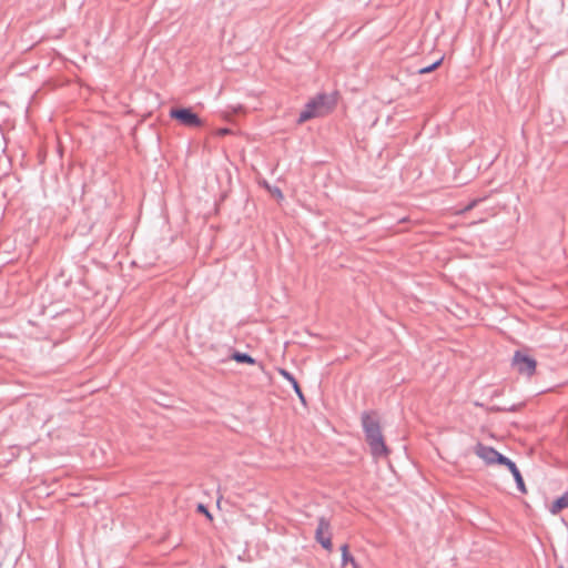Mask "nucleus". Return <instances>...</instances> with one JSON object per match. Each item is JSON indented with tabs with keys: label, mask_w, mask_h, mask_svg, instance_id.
Listing matches in <instances>:
<instances>
[{
	"label": "nucleus",
	"mask_w": 568,
	"mask_h": 568,
	"mask_svg": "<svg viewBox=\"0 0 568 568\" xmlns=\"http://www.w3.org/2000/svg\"><path fill=\"white\" fill-rule=\"evenodd\" d=\"M334 104V98L326 94L317 95L312 99L300 113L298 123H304L313 118L325 115L333 109Z\"/></svg>",
	"instance_id": "2"
},
{
	"label": "nucleus",
	"mask_w": 568,
	"mask_h": 568,
	"mask_svg": "<svg viewBox=\"0 0 568 568\" xmlns=\"http://www.w3.org/2000/svg\"><path fill=\"white\" fill-rule=\"evenodd\" d=\"M443 57L439 58L438 60H436L434 63H432L430 65H427V67H423L418 70V73L420 74H425V73H429L432 71H434L435 69H437L440 63L443 62Z\"/></svg>",
	"instance_id": "10"
},
{
	"label": "nucleus",
	"mask_w": 568,
	"mask_h": 568,
	"mask_svg": "<svg viewBox=\"0 0 568 568\" xmlns=\"http://www.w3.org/2000/svg\"><path fill=\"white\" fill-rule=\"evenodd\" d=\"M568 507V497L565 496V494L559 497L551 506L550 508V511L552 514H557L559 513L560 510L565 509Z\"/></svg>",
	"instance_id": "8"
},
{
	"label": "nucleus",
	"mask_w": 568,
	"mask_h": 568,
	"mask_svg": "<svg viewBox=\"0 0 568 568\" xmlns=\"http://www.w3.org/2000/svg\"><path fill=\"white\" fill-rule=\"evenodd\" d=\"M197 511L204 514L207 518L212 519L211 514L209 513L207 508L203 504L197 505Z\"/></svg>",
	"instance_id": "16"
},
{
	"label": "nucleus",
	"mask_w": 568,
	"mask_h": 568,
	"mask_svg": "<svg viewBox=\"0 0 568 568\" xmlns=\"http://www.w3.org/2000/svg\"><path fill=\"white\" fill-rule=\"evenodd\" d=\"M514 476V478H516V476L520 475V471L518 468H516L514 471H510Z\"/></svg>",
	"instance_id": "19"
},
{
	"label": "nucleus",
	"mask_w": 568,
	"mask_h": 568,
	"mask_svg": "<svg viewBox=\"0 0 568 568\" xmlns=\"http://www.w3.org/2000/svg\"><path fill=\"white\" fill-rule=\"evenodd\" d=\"M516 480V484H517V487L518 489L521 491V493H526V487H525V483H524V479L521 477V474L516 476L515 478Z\"/></svg>",
	"instance_id": "13"
},
{
	"label": "nucleus",
	"mask_w": 568,
	"mask_h": 568,
	"mask_svg": "<svg viewBox=\"0 0 568 568\" xmlns=\"http://www.w3.org/2000/svg\"><path fill=\"white\" fill-rule=\"evenodd\" d=\"M278 373H280V374H281V375H282L286 381H288V382L291 383V385H293V384H294V382H297V381L295 379V377H294L290 372H287V371H286V369H284V368L278 369Z\"/></svg>",
	"instance_id": "11"
},
{
	"label": "nucleus",
	"mask_w": 568,
	"mask_h": 568,
	"mask_svg": "<svg viewBox=\"0 0 568 568\" xmlns=\"http://www.w3.org/2000/svg\"><path fill=\"white\" fill-rule=\"evenodd\" d=\"M475 454L483 459L487 465L499 464L505 460V456L498 453L490 446L477 444L475 447Z\"/></svg>",
	"instance_id": "6"
},
{
	"label": "nucleus",
	"mask_w": 568,
	"mask_h": 568,
	"mask_svg": "<svg viewBox=\"0 0 568 568\" xmlns=\"http://www.w3.org/2000/svg\"><path fill=\"white\" fill-rule=\"evenodd\" d=\"M559 568H562V567H559Z\"/></svg>",
	"instance_id": "20"
},
{
	"label": "nucleus",
	"mask_w": 568,
	"mask_h": 568,
	"mask_svg": "<svg viewBox=\"0 0 568 568\" xmlns=\"http://www.w3.org/2000/svg\"><path fill=\"white\" fill-rule=\"evenodd\" d=\"M315 539L317 542L322 545V547L326 550H332L333 544H332V534H331V526L329 521L321 517L318 519V526L315 531Z\"/></svg>",
	"instance_id": "5"
},
{
	"label": "nucleus",
	"mask_w": 568,
	"mask_h": 568,
	"mask_svg": "<svg viewBox=\"0 0 568 568\" xmlns=\"http://www.w3.org/2000/svg\"><path fill=\"white\" fill-rule=\"evenodd\" d=\"M479 201H480V200H474V201H471V202H470V203L465 207V210H464V211H470V210H473V209L478 204V202H479Z\"/></svg>",
	"instance_id": "17"
},
{
	"label": "nucleus",
	"mask_w": 568,
	"mask_h": 568,
	"mask_svg": "<svg viewBox=\"0 0 568 568\" xmlns=\"http://www.w3.org/2000/svg\"><path fill=\"white\" fill-rule=\"evenodd\" d=\"M499 464L506 466L510 471H514L517 468L516 464L507 457H505V460Z\"/></svg>",
	"instance_id": "12"
},
{
	"label": "nucleus",
	"mask_w": 568,
	"mask_h": 568,
	"mask_svg": "<svg viewBox=\"0 0 568 568\" xmlns=\"http://www.w3.org/2000/svg\"><path fill=\"white\" fill-rule=\"evenodd\" d=\"M511 365L518 374L531 377L536 372L537 362L528 354L517 351L514 354Z\"/></svg>",
	"instance_id": "3"
},
{
	"label": "nucleus",
	"mask_w": 568,
	"mask_h": 568,
	"mask_svg": "<svg viewBox=\"0 0 568 568\" xmlns=\"http://www.w3.org/2000/svg\"><path fill=\"white\" fill-rule=\"evenodd\" d=\"M230 132H231V130H230V129L224 128V129H220V130L217 131V134H219V135H225V134H229Z\"/></svg>",
	"instance_id": "18"
},
{
	"label": "nucleus",
	"mask_w": 568,
	"mask_h": 568,
	"mask_svg": "<svg viewBox=\"0 0 568 568\" xmlns=\"http://www.w3.org/2000/svg\"><path fill=\"white\" fill-rule=\"evenodd\" d=\"M267 189H268V191L271 192V194L273 196H275L277 199H283V193H282V191L278 187H276V186H274V187L267 186Z\"/></svg>",
	"instance_id": "14"
},
{
	"label": "nucleus",
	"mask_w": 568,
	"mask_h": 568,
	"mask_svg": "<svg viewBox=\"0 0 568 568\" xmlns=\"http://www.w3.org/2000/svg\"><path fill=\"white\" fill-rule=\"evenodd\" d=\"M342 550V565L346 566L347 562H351L354 568H358L356 561L354 560L353 556L348 552V545L344 544L341 547Z\"/></svg>",
	"instance_id": "7"
},
{
	"label": "nucleus",
	"mask_w": 568,
	"mask_h": 568,
	"mask_svg": "<svg viewBox=\"0 0 568 568\" xmlns=\"http://www.w3.org/2000/svg\"><path fill=\"white\" fill-rule=\"evenodd\" d=\"M231 358L237 363L255 364V359L245 353L234 352Z\"/></svg>",
	"instance_id": "9"
},
{
	"label": "nucleus",
	"mask_w": 568,
	"mask_h": 568,
	"mask_svg": "<svg viewBox=\"0 0 568 568\" xmlns=\"http://www.w3.org/2000/svg\"><path fill=\"white\" fill-rule=\"evenodd\" d=\"M362 424L373 456L375 458L386 457L388 448L385 445L379 422L375 414L364 413Z\"/></svg>",
	"instance_id": "1"
},
{
	"label": "nucleus",
	"mask_w": 568,
	"mask_h": 568,
	"mask_svg": "<svg viewBox=\"0 0 568 568\" xmlns=\"http://www.w3.org/2000/svg\"><path fill=\"white\" fill-rule=\"evenodd\" d=\"M292 386H293V388H294V390H295L296 395L300 397V399H301L302 402H304V400H305V399H304V395H303V393H302V389H301V387H300L298 383H297V382H294V384H293Z\"/></svg>",
	"instance_id": "15"
},
{
	"label": "nucleus",
	"mask_w": 568,
	"mask_h": 568,
	"mask_svg": "<svg viewBox=\"0 0 568 568\" xmlns=\"http://www.w3.org/2000/svg\"><path fill=\"white\" fill-rule=\"evenodd\" d=\"M170 116L187 128H200L203 121L190 108H173L170 110Z\"/></svg>",
	"instance_id": "4"
}]
</instances>
